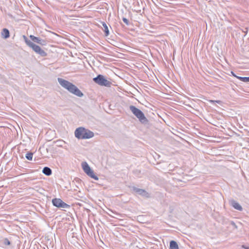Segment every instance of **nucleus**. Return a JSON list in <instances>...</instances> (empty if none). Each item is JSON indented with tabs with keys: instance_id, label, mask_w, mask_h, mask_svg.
I'll use <instances>...</instances> for the list:
<instances>
[{
	"instance_id": "nucleus-21",
	"label": "nucleus",
	"mask_w": 249,
	"mask_h": 249,
	"mask_svg": "<svg viewBox=\"0 0 249 249\" xmlns=\"http://www.w3.org/2000/svg\"><path fill=\"white\" fill-rule=\"evenodd\" d=\"M210 102H216L217 103H219L220 101H213V100H210Z\"/></svg>"
},
{
	"instance_id": "nucleus-17",
	"label": "nucleus",
	"mask_w": 249,
	"mask_h": 249,
	"mask_svg": "<svg viewBox=\"0 0 249 249\" xmlns=\"http://www.w3.org/2000/svg\"><path fill=\"white\" fill-rule=\"evenodd\" d=\"M3 244L5 246L10 245L11 244L10 241L8 240V238H4L3 241Z\"/></svg>"
},
{
	"instance_id": "nucleus-5",
	"label": "nucleus",
	"mask_w": 249,
	"mask_h": 249,
	"mask_svg": "<svg viewBox=\"0 0 249 249\" xmlns=\"http://www.w3.org/2000/svg\"><path fill=\"white\" fill-rule=\"evenodd\" d=\"M93 81L100 86L107 87H110L112 84L111 82L106 79L105 77L101 74H99L96 77H94L93 79Z\"/></svg>"
},
{
	"instance_id": "nucleus-24",
	"label": "nucleus",
	"mask_w": 249,
	"mask_h": 249,
	"mask_svg": "<svg viewBox=\"0 0 249 249\" xmlns=\"http://www.w3.org/2000/svg\"><path fill=\"white\" fill-rule=\"evenodd\" d=\"M246 31H244V32H245V33H247V30H248L247 28H246Z\"/></svg>"
},
{
	"instance_id": "nucleus-4",
	"label": "nucleus",
	"mask_w": 249,
	"mask_h": 249,
	"mask_svg": "<svg viewBox=\"0 0 249 249\" xmlns=\"http://www.w3.org/2000/svg\"><path fill=\"white\" fill-rule=\"evenodd\" d=\"M129 109L141 123L143 124L148 123V121L147 119L145 117L144 113L140 109L133 105L129 106Z\"/></svg>"
},
{
	"instance_id": "nucleus-16",
	"label": "nucleus",
	"mask_w": 249,
	"mask_h": 249,
	"mask_svg": "<svg viewBox=\"0 0 249 249\" xmlns=\"http://www.w3.org/2000/svg\"><path fill=\"white\" fill-rule=\"evenodd\" d=\"M33 153H32V152H28L25 155V157H26V158L27 160H32V159H33Z\"/></svg>"
},
{
	"instance_id": "nucleus-15",
	"label": "nucleus",
	"mask_w": 249,
	"mask_h": 249,
	"mask_svg": "<svg viewBox=\"0 0 249 249\" xmlns=\"http://www.w3.org/2000/svg\"><path fill=\"white\" fill-rule=\"evenodd\" d=\"M236 78L243 82H245V83L249 82V77L236 76Z\"/></svg>"
},
{
	"instance_id": "nucleus-7",
	"label": "nucleus",
	"mask_w": 249,
	"mask_h": 249,
	"mask_svg": "<svg viewBox=\"0 0 249 249\" xmlns=\"http://www.w3.org/2000/svg\"><path fill=\"white\" fill-rule=\"evenodd\" d=\"M52 203L53 206L58 208H68L70 205L63 202L60 198H54L52 200Z\"/></svg>"
},
{
	"instance_id": "nucleus-9",
	"label": "nucleus",
	"mask_w": 249,
	"mask_h": 249,
	"mask_svg": "<svg viewBox=\"0 0 249 249\" xmlns=\"http://www.w3.org/2000/svg\"><path fill=\"white\" fill-rule=\"evenodd\" d=\"M29 37L32 41L36 43H38L41 45H46L47 44V42L44 39H41L38 37L35 36L33 35H30Z\"/></svg>"
},
{
	"instance_id": "nucleus-23",
	"label": "nucleus",
	"mask_w": 249,
	"mask_h": 249,
	"mask_svg": "<svg viewBox=\"0 0 249 249\" xmlns=\"http://www.w3.org/2000/svg\"><path fill=\"white\" fill-rule=\"evenodd\" d=\"M231 73L234 77H236L237 76L232 71H231Z\"/></svg>"
},
{
	"instance_id": "nucleus-6",
	"label": "nucleus",
	"mask_w": 249,
	"mask_h": 249,
	"mask_svg": "<svg viewBox=\"0 0 249 249\" xmlns=\"http://www.w3.org/2000/svg\"><path fill=\"white\" fill-rule=\"evenodd\" d=\"M82 167L85 173L89 177L95 180H98V178L94 174V171L90 168V166L86 162L82 163Z\"/></svg>"
},
{
	"instance_id": "nucleus-12",
	"label": "nucleus",
	"mask_w": 249,
	"mask_h": 249,
	"mask_svg": "<svg viewBox=\"0 0 249 249\" xmlns=\"http://www.w3.org/2000/svg\"><path fill=\"white\" fill-rule=\"evenodd\" d=\"M42 173L45 175L49 176L52 174V170L48 167H45L42 170Z\"/></svg>"
},
{
	"instance_id": "nucleus-14",
	"label": "nucleus",
	"mask_w": 249,
	"mask_h": 249,
	"mask_svg": "<svg viewBox=\"0 0 249 249\" xmlns=\"http://www.w3.org/2000/svg\"><path fill=\"white\" fill-rule=\"evenodd\" d=\"M170 249H178V246L177 243L174 241L172 240L170 242Z\"/></svg>"
},
{
	"instance_id": "nucleus-19",
	"label": "nucleus",
	"mask_w": 249,
	"mask_h": 249,
	"mask_svg": "<svg viewBox=\"0 0 249 249\" xmlns=\"http://www.w3.org/2000/svg\"><path fill=\"white\" fill-rule=\"evenodd\" d=\"M231 225L233 226L235 229H237V226H236V225L233 221L231 222Z\"/></svg>"
},
{
	"instance_id": "nucleus-13",
	"label": "nucleus",
	"mask_w": 249,
	"mask_h": 249,
	"mask_svg": "<svg viewBox=\"0 0 249 249\" xmlns=\"http://www.w3.org/2000/svg\"><path fill=\"white\" fill-rule=\"evenodd\" d=\"M9 31L6 28H4L2 29L1 35L3 36L4 38H7L9 37Z\"/></svg>"
},
{
	"instance_id": "nucleus-1",
	"label": "nucleus",
	"mask_w": 249,
	"mask_h": 249,
	"mask_svg": "<svg viewBox=\"0 0 249 249\" xmlns=\"http://www.w3.org/2000/svg\"><path fill=\"white\" fill-rule=\"evenodd\" d=\"M57 80L59 84L70 93L79 97H82L84 96L82 92L75 85L70 82L61 78H58Z\"/></svg>"
},
{
	"instance_id": "nucleus-11",
	"label": "nucleus",
	"mask_w": 249,
	"mask_h": 249,
	"mask_svg": "<svg viewBox=\"0 0 249 249\" xmlns=\"http://www.w3.org/2000/svg\"><path fill=\"white\" fill-rule=\"evenodd\" d=\"M101 24L103 27V30L105 33V36H108L109 34V31L107 24L105 22H101Z\"/></svg>"
},
{
	"instance_id": "nucleus-22",
	"label": "nucleus",
	"mask_w": 249,
	"mask_h": 249,
	"mask_svg": "<svg viewBox=\"0 0 249 249\" xmlns=\"http://www.w3.org/2000/svg\"><path fill=\"white\" fill-rule=\"evenodd\" d=\"M231 73L234 77H236L237 76L232 71H231Z\"/></svg>"
},
{
	"instance_id": "nucleus-8",
	"label": "nucleus",
	"mask_w": 249,
	"mask_h": 249,
	"mask_svg": "<svg viewBox=\"0 0 249 249\" xmlns=\"http://www.w3.org/2000/svg\"><path fill=\"white\" fill-rule=\"evenodd\" d=\"M131 190L133 192L136 193L137 194L144 197L149 198L150 196V194L144 189H140L135 186H132L131 187Z\"/></svg>"
},
{
	"instance_id": "nucleus-18",
	"label": "nucleus",
	"mask_w": 249,
	"mask_h": 249,
	"mask_svg": "<svg viewBox=\"0 0 249 249\" xmlns=\"http://www.w3.org/2000/svg\"><path fill=\"white\" fill-rule=\"evenodd\" d=\"M123 21L127 25H129V20L125 18H123Z\"/></svg>"
},
{
	"instance_id": "nucleus-20",
	"label": "nucleus",
	"mask_w": 249,
	"mask_h": 249,
	"mask_svg": "<svg viewBox=\"0 0 249 249\" xmlns=\"http://www.w3.org/2000/svg\"><path fill=\"white\" fill-rule=\"evenodd\" d=\"M242 248L244 249H249V247H246L245 245H242Z\"/></svg>"
},
{
	"instance_id": "nucleus-10",
	"label": "nucleus",
	"mask_w": 249,
	"mask_h": 249,
	"mask_svg": "<svg viewBox=\"0 0 249 249\" xmlns=\"http://www.w3.org/2000/svg\"><path fill=\"white\" fill-rule=\"evenodd\" d=\"M231 204L235 209L240 211H241L243 209L242 206L237 202L234 200H232L231 201Z\"/></svg>"
},
{
	"instance_id": "nucleus-2",
	"label": "nucleus",
	"mask_w": 249,
	"mask_h": 249,
	"mask_svg": "<svg viewBox=\"0 0 249 249\" xmlns=\"http://www.w3.org/2000/svg\"><path fill=\"white\" fill-rule=\"evenodd\" d=\"M74 134L75 137L78 139H88L94 136L93 132L82 127L76 129Z\"/></svg>"
},
{
	"instance_id": "nucleus-3",
	"label": "nucleus",
	"mask_w": 249,
	"mask_h": 249,
	"mask_svg": "<svg viewBox=\"0 0 249 249\" xmlns=\"http://www.w3.org/2000/svg\"><path fill=\"white\" fill-rule=\"evenodd\" d=\"M23 37L26 44L37 54H39L41 56L45 57L47 55V53L42 50L39 46L34 44L31 41L29 40L25 36H23Z\"/></svg>"
}]
</instances>
